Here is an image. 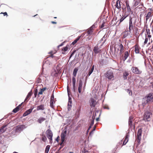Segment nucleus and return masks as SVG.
<instances>
[{"label": "nucleus", "mask_w": 153, "mask_h": 153, "mask_svg": "<svg viewBox=\"0 0 153 153\" xmlns=\"http://www.w3.org/2000/svg\"><path fill=\"white\" fill-rule=\"evenodd\" d=\"M142 128L139 129L137 131V135L136 137L135 142L137 143V145H139L140 144V140L141 138L142 134Z\"/></svg>", "instance_id": "nucleus-1"}, {"label": "nucleus", "mask_w": 153, "mask_h": 153, "mask_svg": "<svg viewBox=\"0 0 153 153\" xmlns=\"http://www.w3.org/2000/svg\"><path fill=\"white\" fill-rule=\"evenodd\" d=\"M26 126L24 125H19L13 128L16 132L20 133L24 129L26 128Z\"/></svg>", "instance_id": "nucleus-2"}, {"label": "nucleus", "mask_w": 153, "mask_h": 153, "mask_svg": "<svg viewBox=\"0 0 153 153\" xmlns=\"http://www.w3.org/2000/svg\"><path fill=\"white\" fill-rule=\"evenodd\" d=\"M46 134L47 137L49 140L50 143H52V142L53 134L51 131L50 129H48L46 132Z\"/></svg>", "instance_id": "nucleus-3"}, {"label": "nucleus", "mask_w": 153, "mask_h": 153, "mask_svg": "<svg viewBox=\"0 0 153 153\" xmlns=\"http://www.w3.org/2000/svg\"><path fill=\"white\" fill-rule=\"evenodd\" d=\"M146 100L145 104L153 102V94L150 93L144 98Z\"/></svg>", "instance_id": "nucleus-4"}, {"label": "nucleus", "mask_w": 153, "mask_h": 153, "mask_svg": "<svg viewBox=\"0 0 153 153\" xmlns=\"http://www.w3.org/2000/svg\"><path fill=\"white\" fill-rule=\"evenodd\" d=\"M133 117L132 116H130L128 120V126L129 128H131V130L133 128L134 129L135 128V126L133 124Z\"/></svg>", "instance_id": "nucleus-5"}, {"label": "nucleus", "mask_w": 153, "mask_h": 153, "mask_svg": "<svg viewBox=\"0 0 153 153\" xmlns=\"http://www.w3.org/2000/svg\"><path fill=\"white\" fill-rule=\"evenodd\" d=\"M115 48V51L117 49L118 51L120 50V54H121L123 51L124 47H123L122 44L119 43L116 45Z\"/></svg>", "instance_id": "nucleus-6"}, {"label": "nucleus", "mask_w": 153, "mask_h": 153, "mask_svg": "<svg viewBox=\"0 0 153 153\" xmlns=\"http://www.w3.org/2000/svg\"><path fill=\"white\" fill-rule=\"evenodd\" d=\"M131 70L133 73L137 74H140L142 72L141 70L138 68L135 67H132L131 68Z\"/></svg>", "instance_id": "nucleus-7"}, {"label": "nucleus", "mask_w": 153, "mask_h": 153, "mask_svg": "<svg viewBox=\"0 0 153 153\" xmlns=\"http://www.w3.org/2000/svg\"><path fill=\"white\" fill-rule=\"evenodd\" d=\"M152 113L148 111H146L144 114V120L146 121H149Z\"/></svg>", "instance_id": "nucleus-8"}, {"label": "nucleus", "mask_w": 153, "mask_h": 153, "mask_svg": "<svg viewBox=\"0 0 153 153\" xmlns=\"http://www.w3.org/2000/svg\"><path fill=\"white\" fill-rule=\"evenodd\" d=\"M89 103L90 106L91 108L94 107L97 103L96 100L93 97L90 98Z\"/></svg>", "instance_id": "nucleus-9"}, {"label": "nucleus", "mask_w": 153, "mask_h": 153, "mask_svg": "<svg viewBox=\"0 0 153 153\" xmlns=\"http://www.w3.org/2000/svg\"><path fill=\"white\" fill-rule=\"evenodd\" d=\"M132 19V18L131 16L129 17V30L128 31L131 33V30H133Z\"/></svg>", "instance_id": "nucleus-10"}, {"label": "nucleus", "mask_w": 153, "mask_h": 153, "mask_svg": "<svg viewBox=\"0 0 153 153\" xmlns=\"http://www.w3.org/2000/svg\"><path fill=\"white\" fill-rule=\"evenodd\" d=\"M105 76L109 79H111L114 77L113 73L110 71H108L105 74Z\"/></svg>", "instance_id": "nucleus-11"}, {"label": "nucleus", "mask_w": 153, "mask_h": 153, "mask_svg": "<svg viewBox=\"0 0 153 153\" xmlns=\"http://www.w3.org/2000/svg\"><path fill=\"white\" fill-rule=\"evenodd\" d=\"M130 54V51H126L124 52V54L122 56L123 61H125L128 57Z\"/></svg>", "instance_id": "nucleus-12"}, {"label": "nucleus", "mask_w": 153, "mask_h": 153, "mask_svg": "<svg viewBox=\"0 0 153 153\" xmlns=\"http://www.w3.org/2000/svg\"><path fill=\"white\" fill-rule=\"evenodd\" d=\"M125 3L126 5V8L127 10V12L130 13L131 11V9L129 5V2L128 1L126 0L125 1Z\"/></svg>", "instance_id": "nucleus-13"}, {"label": "nucleus", "mask_w": 153, "mask_h": 153, "mask_svg": "<svg viewBox=\"0 0 153 153\" xmlns=\"http://www.w3.org/2000/svg\"><path fill=\"white\" fill-rule=\"evenodd\" d=\"M34 107L31 108L30 109L27 110L23 114V117L26 116L30 114L32 111Z\"/></svg>", "instance_id": "nucleus-14"}, {"label": "nucleus", "mask_w": 153, "mask_h": 153, "mask_svg": "<svg viewBox=\"0 0 153 153\" xmlns=\"http://www.w3.org/2000/svg\"><path fill=\"white\" fill-rule=\"evenodd\" d=\"M93 51L96 54L98 53L101 52V50L98 48L97 45L94 47Z\"/></svg>", "instance_id": "nucleus-15"}, {"label": "nucleus", "mask_w": 153, "mask_h": 153, "mask_svg": "<svg viewBox=\"0 0 153 153\" xmlns=\"http://www.w3.org/2000/svg\"><path fill=\"white\" fill-rule=\"evenodd\" d=\"M54 95L53 94L51 96V100H50V106L52 108H53L54 107L53 105V102L54 101Z\"/></svg>", "instance_id": "nucleus-16"}, {"label": "nucleus", "mask_w": 153, "mask_h": 153, "mask_svg": "<svg viewBox=\"0 0 153 153\" xmlns=\"http://www.w3.org/2000/svg\"><path fill=\"white\" fill-rule=\"evenodd\" d=\"M121 1L120 0H117L116 2V4L115 5V7L117 9H119L120 10H121V4H120Z\"/></svg>", "instance_id": "nucleus-17"}, {"label": "nucleus", "mask_w": 153, "mask_h": 153, "mask_svg": "<svg viewBox=\"0 0 153 153\" xmlns=\"http://www.w3.org/2000/svg\"><path fill=\"white\" fill-rule=\"evenodd\" d=\"M134 47L135 48V53H139L140 52V49L139 45L137 44L135 45Z\"/></svg>", "instance_id": "nucleus-18"}, {"label": "nucleus", "mask_w": 153, "mask_h": 153, "mask_svg": "<svg viewBox=\"0 0 153 153\" xmlns=\"http://www.w3.org/2000/svg\"><path fill=\"white\" fill-rule=\"evenodd\" d=\"M45 109V105L44 104H41L37 107V110H42L43 111Z\"/></svg>", "instance_id": "nucleus-19"}, {"label": "nucleus", "mask_w": 153, "mask_h": 153, "mask_svg": "<svg viewBox=\"0 0 153 153\" xmlns=\"http://www.w3.org/2000/svg\"><path fill=\"white\" fill-rule=\"evenodd\" d=\"M32 94V91H31L27 95L25 100V102L26 101H27L29 100Z\"/></svg>", "instance_id": "nucleus-20"}, {"label": "nucleus", "mask_w": 153, "mask_h": 153, "mask_svg": "<svg viewBox=\"0 0 153 153\" xmlns=\"http://www.w3.org/2000/svg\"><path fill=\"white\" fill-rule=\"evenodd\" d=\"M128 16V15H123L121 16L120 19L119 20L120 22V23L124 20Z\"/></svg>", "instance_id": "nucleus-21"}, {"label": "nucleus", "mask_w": 153, "mask_h": 153, "mask_svg": "<svg viewBox=\"0 0 153 153\" xmlns=\"http://www.w3.org/2000/svg\"><path fill=\"white\" fill-rule=\"evenodd\" d=\"M66 135L61 134V143L60 145L62 146L63 144L64 140H65V137Z\"/></svg>", "instance_id": "nucleus-22"}, {"label": "nucleus", "mask_w": 153, "mask_h": 153, "mask_svg": "<svg viewBox=\"0 0 153 153\" xmlns=\"http://www.w3.org/2000/svg\"><path fill=\"white\" fill-rule=\"evenodd\" d=\"M46 120V118L43 117H40L37 120V122L39 123H41L42 122Z\"/></svg>", "instance_id": "nucleus-23"}, {"label": "nucleus", "mask_w": 153, "mask_h": 153, "mask_svg": "<svg viewBox=\"0 0 153 153\" xmlns=\"http://www.w3.org/2000/svg\"><path fill=\"white\" fill-rule=\"evenodd\" d=\"M152 13L151 12H149L146 16V21L152 16Z\"/></svg>", "instance_id": "nucleus-24"}, {"label": "nucleus", "mask_w": 153, "mask_h": 153, "mask_svg": "<svg viewBox=\"0 0 153 153\" xmlns=\"http://www.w3.org/2000/svg\"><path fill=\"white\" fill-rule=\"evenodd\" d=\"M83 84L79 83L78 87V91L79 93H80L82 89Z\"/></svg>", "instance_id": "nucleus-25"}, {"label": "nucleus", "mask_w": 153, "mask_h": 153, "mask_svg": "<svg viewBox=\"0 0 153 153\" xmlns=\"http://www.w3.org/2000/svg\"><path fill=\"white\" fill-rule=\"evenodd\" d=\"M78 70V69L77 68H75L73 74V76L76 77V74L77 73V72Z\"/></svg>", "instance_id": "nucleus-26"}, {"label": "nucleus", "mask_w": 153, "mask_h": 153, "mask_svg": "<svg viewBox=\"0 0 153 153\" xmlns=\"http://www.w3.org/2000/svg\"><path fill=\"white\" fill-rule=\"evenodd\" d=\"M129 75V73L126 71H125L123 73V78L124 79H126L127 78L128 76Z\"/></svg>", "instance_id": "nucleus-27"}, {"label": "nucleus", "mask_w": 153, "mask_h": 153, "mask_svg": "<svg viewBox=\"0 0 153 153\" xmlns=\"http://www.w3.org/2000/svg\"><path fill=\"white\" fill-rule=\"evenodd\" d=\"M94 69V65H93L91 68V69L89 71V73L87 75V76H89L93 72Z\"/></svg>", "instance_id": "nucleus-28"}, {"label": "nucleus", "mask_w": 153, "mask_h": 153, "mask_svg": "<svg viewBox=\"0 0 153 153\" xmlns=\"http://www.w3.org/2000/svg\"><path fill=\"white\" fill-rule=\"evenodd\" d=\"M5 127V126H2L1 127L0 129V135L6 131V129L4 128Z\"/></svg>", "instance_id": "nucleus-29"}, {"label": "nucleus", "mask_w": 153, "mask_h": 153, "mask_svg": "<svg viewBox=\"0 0 153 153\" xmlns=\"http://www.w3.org/2000/svg\"><path fill=\"white\" fill-rule=\"evenodd\" d=\"M128 141V135H126L124 140L123 141V145H125L126 144Z\"/></svg>", "instance_id": "nucleus-30"}, {"label": "nucleus", "mask_w": 153, "mask_h": 153, "mask_svg": "<svg viewBox=\"0 0 153 153\" xmlns=\"http://www.w3.org/2000/svg\"><path fill=\"white\" fill-rule=\"evenodd\" d=\"M47 89V88L45 87L42 88L41 89L40 91L38 93V94H42L43 92H44Z\"/></svg>", "instance_id": "nucleus-31"}, {"label": "nucleus", "mask_w": 153, "mask_h": 153, "mask_svg": "<svg viewBox=\"0 0 153 153\" xmlns=\"http://www.w3.org/2000/svg\"><path fill=\"white\" fill-rule=\"evenodd\" d=\"M50 146L49 145H47L46 146L45 149V153H48L49 150V149H50Z\"/></svg>", "instance_id": "nucleus-32"}, {"label": "nucleus", "mask_w": 153, "mask_h": 153, "mask_svg": "<svg viewBox=\"0 0 153 153\" xmlns=\"http://www.w3.org/2000/svg\"><path fill=\"white\" fill-rule=\"evenodd\" d=\"M68 49V48L67 46H66L65 47H64L63 49H62V50L63 51H64V52H62V53L63 54H65V52L67 51Z\"/></svg>", "instance_id": "nucleus-33"}, {"label": "nucleus", "mask_w": 153, "mask_h": 153, "mask_svg": "<svg viewBox=\"0 0 153 153\" xmlns=\"http://www.w3.org/2000/svg\"><path fill=\"white\" fill-rule=\"evenodd\" d=\"M94 123V119H92L91 121V123L90 125V126L89 127L87 131V132L88 133V132L89 130L91 128V126H93Z\"/></svg>", "instance_id": "nucleus-34"}, {"label": "nucleus", "mask_w": 153, "mask_h": 153, "mask_svg": "<svg viewBox=\"0 0 153 153\" xmlns=\"http://www.w3.org/2000/svg\"><path fill=\"white\" fill-rule=\"evenodd\" d=\"M123 36L124 38H126L128 36V33L127 31H125L123 33Z\"/></svg>", "instance_id": "nucleus-35"}, {"label": "nucleus", "mask_w": 153, "mask_h": 153, "mask_svg": "<svg viewBox=\"0 0 153 153\" xmlns=\"http://www.w3.org/2000/svg\"><path fill=\"white\" fill-rule=\"evenodd\" d=\"M47 140V138L44 135H42V140L44 142H45Z\"/></svg>", "instance_id": "nucleus-36"}, {"label": "nucleus", "mask_w": 153, "mask_h": 153, "mask_svg": "<svg viewBox=\"0 0 153 153\" xmlns=\"http://www.w3.org/2000/svg\"><path fill=\"white\" fill-rule=\"evenodd\" d=\"M41 79L40 78H38L36 79V82L37 83H39L41 82Z\"/></svg>", "instance_id": "nucleus-37"}, {"label": "nucleus", "mask_w": 153, "mask_h": 153, "mask_svg": "<svg viewBox=\"0 0 153 153\" xmlns=\"http://www.w3.org/2000/svg\"><path fill=\"white\" fill-rule=\"evenodd\" d=\"M19 110L18 107H16L14 109H13V112L14 113H16L18 112Z\"/></svg>", "instance_id": "nucleus-38"}, {"label": "nucleus", "mask_w": 153, "mask_h": 153, "mask_svg": "<svg viewBox=\"0 0 153 153\" xmlns=\"http://www.w3.org/2000/svg\"><path fill=\"white\" fill-rule=\"evenodd\" d=\"M127 92L128 93V94L130 95H132V91L129 89H127Z\"/></svg>", "instance_id": "nucleus-39"}, {"label": "nucleus", "mask_w": 153, "mask_h": 153, "mask_svg": "<svg viewBox=\"0 0 153 153\" xmlns=\"http://www.w3.org/2000/svg\"><path fill=\"white\" fill-rule=\"evenodd\" d=\"M93 32L92 29L91 28L87 31V33L88 35H89Z\"/></svg>", "instance_id": "nucleus-40"}, {"label": "nucleus", "mask_w": 153, "mask_h": 153, "mask_svg": "<svg viewBox=\"0 0 153 153\" xmlns=\"http://www.w3.org/2000/svg\"><path fill=\"white\" fill-rule=\"evenodd\" d=\"M81 37V36H78L74 40V41L76 43L77 42V41L79 40L80 38Z\"/></svg>", "instance_id": "nucleus-41"}, {"label": "nucleus", "mask_w": 153, "mask_h": 153, "mask_svg": "<svg viewBox=\"0 0 153 153\" xmlns=\"http://www.w3.org/2000/svg\"><path fill=\"white\" fill-rule=\"evenodd\" d=\"M73 84H76L75 77L73 76L72 78Z\"/></svg>", "instance_id": "nucleus-42"}, {"label": "nucleus", "mask_w": 153, "mask_h": 153, "mask_svg": "<svg viewBox=\"0 0 153 153\" xmlns=\"http://www.w3.org/2000/svg\"><path fill=\"white\" fill-rule=\"evenodd\" d=\"M83 78H80L79 81V83L83 84Z\"/></svg>", "instance_id": "nucleus-43"}, {"label": "nucleus", "mask_w": 153, "mask_h": 153, "mask_svg": "<svg viewBox=\"0 0 153 153\" xmlns=\"http://www.w3.org/2000/svg\"><path fill=\"white\" fill-rule=\"evenodd\" d=\"M148 41V37H146V38H145L144 42V44H146L147 43Z\"/></svg>", "instance_id": "nucleus-44"}, {"label": "nucleus", "mask_w": 153, "mask_h": 153, "mask_svg": "<svg viewBox=\"0 0 153 153\" xmlns=\"http://www.w3.org/2000/svg\"><path fill=\"white\" fill-rule=\"evenodd\" d=\"M38 91L37 89H36L35 91L34 92V96L35 97H36V96L37 94Z\"/></svg>", "instance_id": "nucleus-45"}, {"label": "nucleus", "mask_w": 153, "mask_h": 153, "mask_svg": "<svg viewBox=\"0 0 153 153\" xmlns=\"http://www.w3.org/2000/svg\"><path fill=\"white\" fill-rule=\"evenodd\" d=\"M139 4V2L138 1H136L134 4V5L135 6L138 5Z\"/></svg>", "instance_id": "nucleus-46"}, {"label": "nucleus", "mask_w": 153, "mask_h": 153, "mask_svg": "<svg viewBox=\"0 0 153 153\" xmlns=\"http://www.w3.org/2000/svg\"><path fill=\"white\" fill-rule=\"evenodd\" d=\"M73 90L74 92H76V88L75 84H73Z\"/></svg>", "instance_id": "nucleus-47"}, {"label": "nucleus", "mask_w": 153, "mask_h": 153, "mask_svg": "<svg viewBox=\"0 0 153 153\" xmlns=\"http://www.w3.org/2000/svg\"><path fill=\"white\" fill-rule=\"evenodd\" d=\"M81 153H89V152L88 151H86L84 150V151H82Z\"/></svg>", "instance_id": "nucleus-48"}, {"label": "nucleus", "mask_w": 153, "mask_h": 153, "mask_svg": "<svg viewBox=\"0 0 153 153\" xmlns=\"http://www.w3.org/2000/svg\"><path fill=\"white\" fill-rule=\"evenodd\" d=\"M105 24V22H103L102 23V25L100 26L101 28H102L104 27Z\"/></svg>", "instance_id": "nucleus-49"}, {"label": "nucleus", "mask_w": 153, "mask_h": 153, "mask_svg": "<svg viewBox=\"0 0 153 153\" xmlns=\"http://www.w3.org/2000/svg\"><path fill=\"white\" fill-rule=\"evenodd\" d=\"M0 14H3L4 16H7V12H5L4 13L1 12Z\"/></svg>", "instance_id": "nucleus-50"}, {"label": "nucleus", "mask_w": 153, "mask_h": 153, "mask_svg": "<svg viewBox=\"0 0 153 153\" xmlns=\"http://www.w3.org/2000/svg\"><path fill=\"white\" fill-rule=\"evenodd\" d=\"M104 108H105V109H109V107H108V106L107 105H105L104 106Z\"/></svg>", "instance_id": "nucleus-51"}, {"label": "nucleus", "mask_w": 153, "mask_h": 153, "mask_svg": "<svg viewBox=\"0 0 153 153\" xmlns=\"http://www.w3.org/2000/svg\"><path fill=\"white\" fill-rule=\"evenodd\" d=\"M75 51H74L71 54V55L70 56V57H69V58L70 59L71 57L73 56V55L74 54V53H75Z\"/></svg>", "instance_id": "nucleus-52"}, {"label": "nucleus", "mask_w": 153, "mask_h": 153, "mask_svg": "<svg viewBox=\"0 0 153 153\" xmlns=\"http://www.w3.org/2000/svg\"><path fill=\"white\" fill-rule=\"evenodd\" d=\"M59 136H58L57 138L56 139V140L57 142H58L59 141Z\"/></svg>", "instance_id": "nucleus-53"}, {"label": "nucleus", "mask_w": 153, "mask_h": 153, "mask_svg": "<svg viewBox=\"0 0 153 153\" xmlns=\"http://www.w3.org/2000/svg\"><path fill=\"white\" fill-rule=\"evenodd\" d=\"M63 43H64V42L62 43L60 45H59L58 46V47H61V46H62L63 45Z\"/></svg>", "instance_id": "nucleus-54"}, {"label": "nucleus", "mask_w": 153, "mask_h": 153, "mask_svg": "<svg viewBox=\"0 0 153 153\" xmlns=\"http://www.w3.org/2000/svg\"><path fill=\"white\" fill-rule=\"evenodd\" d=\"M51 22L52 24H56L57 23V22H54V21H52V22Z\"/></svg>", "instance_id": "nucleus-55"}, {"label": "nucleus", "mask_w": 153, "mask_h": 153, "mask_svg": "<svg viewBox=\"0 0 153 153\" xmlns=\"http://www.w3.org/2000/svg\"><path fill=\"white\" fill-rule=\"evenodd\" d=\"M21 104H20V105H19L18 106H17V107H18V109L19 110V109H20V108H21Z\"/></svg>", "instance_id": "nucleus-56"}, {"label": "nucleus", "mask_w": 153, "mask_h": 153, "mask_svg": "<svg viewBox=\"0 0 153 153\" xmlns=\"http://www.w3.org/2000/svg\"><path fill=\"white\" fill-rule=\"evenodd\" d=\"M66 132H67V131L66 130H65V131H64V132L63 133H62V134L66 135Z\"/></svg>", "instance_id": "nucleus-57"}, {"label": "nucleus", "mask_w": 153, "mask_h": 153, "mask_svg": "<svg viewBox=\"0 0 153 153\" xmlns=\"http://www.w3.org/2000/svg\"><path fill=\"white\" fill-rule=\"evenodd\" d=\"M103 60H101V61L100 62V64L102 65H103Z\"/></svg>", "instance_id": "nucleus-58"}, {"label": "nucleus", "mask_w": 153, "mask_h": 153, "mask_svg": "<svg viewBox=\"0 0 153 153\" xmlns=\"http://www.w3.org/2000/svg\"><path fill=\"white\" fill-rule=\"evenodd\" d=\"M76 43V42H75L74 41L73 42H72L71 43V44L74 45Z\"/></svg>", "instance_id": "nucleus-59"}, {"label": "nucleus", "mask_w": 153, "mask_h": 153, "mask_svg": "<svg viewBox=\"0 0 153 153\" xmlns=\"http://www.w3.org/2000/svg\"><path fill=\"white\" fill-rule=\"evenodd\" d=\"M95 130V128H94L90 133V134H91V133H92L93 131L94 130Z\"/></svg>", "instance_id": "nucleus-60"}, {"label": "nucleus", "mask_w": 153, "mask_h": 153, "mask_svg": "<svg viewBox=\"0 0 153 153\" xmlns=\"http://www.w3.org/2000/svg\"><path fill=\"white\" fill-rule=\"evenodd\" d=\"M50 57L53 58L54 57V56H53V54H51L50 55Z\"/></svg>", "instance_id": "nucleus-61"}, {"label": "nucleus", "mask_w": 153, "mask_h": 153, "mask_svg": "<svg viewBox=\"0 0 153 153\" xmlns=\"http://www.w3.org/2000/svg\"><path fill=\"white\" fill-rule=\"evenodd\" d=\"M148 37L149 38V39H150V38L151 37V36L149 34V35H148Z\"/></svg>", "instance_id": "nucleus-62"}, {"label": "nucleus", "mask_w": 153, "mask_h": 153, "mask_svg": "<svg viewBox=\"0 0 153 153\" xmlns=\"http://www.w3.org/2000/svg\"><path fill=\"white\" fill-rule=\"evenodd\" d=\"M147 33L148 34H150V33L149 32H149H148L147 30Z\"/></svg>", "instance_id": "nucleus-63"}, {"label": "nucleus", "mask_w": 153, "mask_h": 153, "mask_svg": "<svg viewBox=\"0 0 153 153\" xmlns=\"http://www.w3.org/2000/svg\"><path fill=\"white\" fill-rule=\"evenodd\" d=\"M52 53H53V51H51L49 53H50V54H52Z\"/></svg>", "instance_id": "nucleus-64"}]
</instances>
